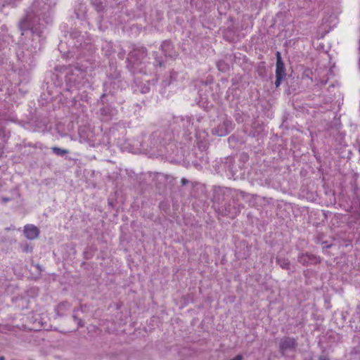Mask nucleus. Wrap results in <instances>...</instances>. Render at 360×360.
<instances>
[{"mask_svg":"<svg viewBox=\"0 0 360 360\" xmlns=\"http://www.w3.org/2000/svg\"><path fill=\"white\" fill-rule=\"evenodd\" d=\"M158 65H159L160 66H162V63H161L160 61H158Z\"/></svg>","mask_w":360,"mask_h":360,"instance_id":"19","label":"nucleus"},{"mask_svg":"<svg viewBox=\"0 0 360 360\" xmlns=\"http://www.w3.org/2000/svg\"><path fill=\"white\" fill-rule=\"evenodd\" d=\"M52 150L56 155H60V156H63L69 153V151L68 150L62 149V148L56 147V146L53 147Z\"/></svg>","mask_w":360,"mask_h":360,"instance_id":"10","label":"nucleus"},{"mask_svg":"<svg viewBox=\"0 0 360 360\" xmlns=\"http://www.w3.org/2000/svg\"><path fill=\"white\" fill-rule=\"evenodd\" d=\"M276 261L280 266L284 269H288L290 268V262L285 258H277Z\"/></svg>","mask_w":360,"mask_h":360,"instance_id":"8","label":"nucleus"},{"mask_svg":"<svg viewBox=\"0 0 360 360\" xmlns=\"http://www.w3.org/2000/svg\"><path fill=\"white\" fill-rule=\"evenodd\" d=\"M298 262L303 265L316 264L320 262V259L311 254H302L298 257Z\"/></svg>","mask_w":360,"mask_h":360,"instance_id":"4","label":"nucleus"},{"mask_svg":"<svg viewBox=\"0 0 360 360\" xmlns=\"http://www.w3.org/2000/svg\"><path fill=\"white\" fill-rule=\"evenodd\" d=\"M319 360H328V359H326V358H322V357H321V358H319Z\"/></svg>","mask_w":360,"mask_h":360,"instance_id":"18","label":"nucleus"},{"mask_svg":"<svg viewBox=\"0 0 360 360\" xmlns=\"http://www.w3.org/2000/svg\"><path fill=\"white\" fill-rule=\"evenodd\" d=\"M24 233L28 239L33 240L38 237L39 234V230L37 226L32 224H28L24 227Z\"/></svg>","mask_w":360,"mask_h":360,"instance_id":"5","label":"nucleus"},{"mask_svg":"<svg viewBox=\"0 0 360 360\" xmlns=\"http://www.w3.org/2000/svg\"><path fill=\"white\" fill-rule=\"evenodd\" d=\"M10 200H11V199H10L9 198H6V197H3V198H2V201H3L4 202H8V201H10Z\"/></svg>","mask_w":360,"mask_h":360,"instance_id":"16","label":"nucleus"},{"mask_svg":"<svg viewBox=\"0 0 360 360\" xmlns=\"http://www.w3.org/2000/svg\"><path fill=\"white\" fill-rule=\"evenodd\" d=\"M30 25V24H27V23L21 24V25H25V27H28Z\"/></svg>","mask_w":360,"mask_h":360,"instance_id":"17","label":"nucleus"},{"mask_svg":"<svg viewBox=\"0 0 360 360\" xmlns=\"http://www.w3.org/2000/svg\"><path fill=\"white\" fill-rule=\"evenodd\" d=\"M359 68H360V57H359Z\"/></svg>","mask_w":360,"mask_h":360,"instance_id":"21","label":"nucleus"},{"mask_svg":"<svg viewBox=\"0 0 360 360\" xmlns=\"http://www.w3.org/2000/svg\"><path fill=\"white\" fill-rule=\"evenodd\" d=\"M232 122L228 119H224L217 128L214 129V133L219 136H224L228 134L232 129Z\"/></svg>","mask_w":360,"mask_h":360,"instance_id":"3","label":"nucleus"},{"mask_svg":"<svg viewBox=\"0 0 360 360\" xmlns=\"http://www.w3.org/2000/svg\"><path fill=\"white\" fill-rule=\"evenodd\" d=\"M285 78L283 76L276 75V81H275V85L276 87H278L281 85L282 79Z\"/></svg>","mask_w":360,"mask_h":360,"instance_id":"11","label":"nucleus"},{"mask_svg":"<svg viewBox=\"0 0 360 360\" xmlns=\"http://www.w3.org/2000/svg\"><path fill=\"white\" fill-rule=\"evenodd\" d=\"M276 56V75L283 76V77H285V76H286L285 68L284 63L281 58V53L279 51H277Z\"/></svg>","mask_w":360,"mask_h":360,"instance_id":"6","label":"nucleus"},{"mask_svg":"<svg viewBox=\"0 0 360 360\" xmlns=\"http://www.w3.org/2000/svg\"><path fill=\"white\" fill-rule=\"evenodd\" d=\"M238 197H240L241 198H245V197L247 195L243 191H239L238 195Z\"/></svg>","mask_w":360,"mask_h":360,"instance_id":"12","label":"nucleus"},{"mask_svg":"<svg viewBox=\"0 0 360 360\" xmlns=\"http://www.w3.org/2000/svg\"><path fill=\"white\" fill-rule=\"evenodd\" d=\"M297 347V340L291 337H283L279 344L280 351L283 354L288 350H295Z\"/></svg>","mask_w":360,"mask_h":360,"instance_id":"2","label":"nucleus"},{"mask_svg":"<svg viewBox=\"0 0 360 360\" xmlns=\"http://www.w3.org/2000/svg\"><path fill=\"white\" fill-rule=\"evenodd\" d=\"M176 75H177V73H176V72H172L171 76H170V77H171V79H176Z\"/></svg>","mask_w":360,"mask_h":360,"instance_id":"15","label":"nucleus"},{"mask_svg":"<svg viewBox=\"0 0 360 360\" xmlns=\"http://www.w3.org/2000/svg\"><path fill=\"white\" fill-rule=\"evenodd\" d=\"M181 182L182 185H186L188 184V181L186 179L183 178V179H181Z\"/></svg>","mask_w":360,"mask_h":360,"instance_id":"14","label":"nucleus"},{"mask_svg":"<svg viewBox=\"0 0 360 360\" xmlns=\"http://www.w3.org/2000/svg\"><path fill=\"white\" fill-rule=\"evenodd\" d=\"M162 50L165 53V56L170 57L175 56L176 55L172 53L173 46L170 41H165L161 45Z\"/></svg>","mask_w":360,"mask_h":360,"instance_id":"7","label":"nucleus"},{"mask_svg":"<svg viewBox=\"0 0 360 360\" xmlns=\"http://www.w3.org/2000/svg\"><path fill=\"white\" fill-rule=\"evenodd\" d=\"M63 305H65V303H62L59 307H62Z\"/></svg>","mask_w":360,"mask_h":360,"instance_id":"20","label":"nucleus"},{"mask_svg":"<svg viewBox=\"0 0 360 360\" xmlns=\"http://www.w3.org/2000/svg\"><path fill=\"white\" fill-rule=\"evenodd\" d=\"M73 318H74L75 320H77V321L78 325H79V326H83V325H82V320H81V319H77L76 316H73Z\"/></svg>","mask_w":360,"mask_h":360,"instance_id":"13","label":"nucleus"},{"mask_svg":"<svg viewBox=\"0 0 360 360\" xmlns=\"http://www.w3.org/2000/svg\"><path fill=\"white\" fill-rule=\"evenodd\" d=\"M146 56L147 50L146 48L134 49L129 53L127 60L134 67L141 64L145 60Z\"/></svg>","mask_w":360,"mask_h":360,"instance_id":"1","label":"nucleus"},{"mask_svg":"<svg viewBox=\"0 0 360 360\" xmlns=\"http://www.w3.org/2000/svg\"><path fill=\"white\" fill-rule=\"evenodd\" d=\"M217 65L219 70L221 71V72H226L230 68L229 65L224 60H219L217 63Z\"/></svg>","mask_w":360,"mask_h":360,"instance_id":"9","label":"nucleus"}]
</instances>
